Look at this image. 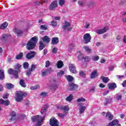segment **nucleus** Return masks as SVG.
<instances>
[{
    "label": "nucleus",
    "mask_w": 126,
    "mask_h": 126,
    "mask_svg": "<svg viewBox=\"0 0 126 126\" xmlns=\"http://www.w3.org/2000/svg\"><path fill=\"white\" fill-rule=\"evenodd\" d=\"M8 26V24L6 22H5L1 24V25L0 26V30H3L6 28Z\"/></svg>",
    "instance_id": "nucleus-23"
},
{
    "label": "nucleus",
    "mask_w": 126,
    "mask_h": 126,
    "mask_svg": "<svg viewBox=\"0 0 126 126\" xmlns=\"http://www.w3.org/2000/svg\"><path fill=\"white\" fill-rule=\"evenodd\" d=\"M72 100H73V95L71 94H69V95L66 98V100L68 102H71Z\"/></svg>",
    "instance_id": "nucleus-31"
},
{
    "label": "nucleus",
    "mask_w": 126,
    "mask_h": 126,
    "mask_svg": "<svg viewBox=\"0 0 126 126\" xmlns=\"http://www.w3.org/2000/svg\"><path fill=\"white\" fill-rule=\"evenodd\" d=\"M66 78L68 82H72V81H73V77L71 75L66 76Z\"/></svg>",
    "instance_id": "nucleus-30"
},
{
    "label": "nucleus",
    "mask_w": 126,
    "mask_h": 126,
    "mask_svg": "<svg viewBox=\"0 0 126 126\" xmlns=\"http://www.w3.org/2000/svg\"><path fill=\"white\" fill-rule=\"evenodd\" d=\"M79 75H80V76H82V77H85V74L82 71H80Z\"/></svg>",
    "instance_id": "nucleus-54"
},
{
    "label": "nucleus",
    "mask_w": 126,
    "mask_h": 126,
    "mask_svg": "<svg viewBox=\"0 0 126 126\" xmlns=\"http://www.w3.org/2000/svg\"><path fill=\"white\" fill-rule=\"evenodd\" d=\"M95 91V87H92L90 90V92H94Z\"/></svg>",
    "instance_id": "nucleus-59"
},
{
    "label": "nucleus",
    "mask_w": 126,
    "mask_h": 126,
    "mask_svg": "<svg viewBox=\"0 0 126 126\" xmlns=\"http://www.w3.org/2000/svg\"><path fill=\"white\" fill-rule=\"evenodd\" d=\"M109 93V91H105L103 92V95H107Z\"/></svg>",
    "instance_id": "nucleus-63"
},
{
    "label": "nucleus",
    "mask_w": 126,
    "mask_h": 126,
    "mask_svg": "<svg viewBox=\"0 0 126 126\" xmlns=\"http://www.w3.org/2000/svg\"><path fill=\"white\" fill-rule=\"evenodd\" d=\"M108 30H109V28L104 27L103 29L100 30H96V32L98 34H104V33H106Z\"/></svg>",
    "instance_id": "nucleus-10"
},
{
    "label": "nucleus",
    "mask_w": 126,
    "mask_h": 126,
    "mask_svg": "<svg viewBox=\"0 0 126 126\" xmlns=\"http://www.w3.org/2000/svg\"><path fill=\"white\" fill-rule=\"evenodd\" d=\"M57 24H58L57 21H53L52 22H51V25H52V26H57Z\"/></svg>",
    "instance_id": "nucleus-50"
},
{
    "label": "nucleus",
    "mask_w": 126,
    "mask_h": 126,
    "mask_svg": "<svg viewBox=\"0 0 126 126\" xmlns=\"http://www.w3.org/2000/svg\"><path fill=\"white\" fill-rule=\"evenodd\" d=\"M48 95V93L46 92H42L40 94V96H42V97H46V96Z\"/></svg>",
    "instance_id": "nucleus-48"
},
{
    "label": "nucleus",
    "mask_w": 126,
    "mask_h": 126,
    "mask_svg": "<svg viewBox=\"0 0 126 126\" xmlns=\"http://www.w3.org/2000/svg\"><path fill=\"white\" fill-rule=\"evenodd\" d=\"M91 58L93 61L97 62V61H98L99 59H100V57L97 55H94V56H92Z\"/></svg>",
    "instance_id": "nucleus-33"
},
{
    "label": "nucleus",
    "mask_w": 126,
    "mask_h": 126,
    "mask_svg": "<svg viewBox=\"0 0 126 126\" xmlns=\"http://www.w3.org/2000/svg\"><path fill=\"white\" fill-rule=\"evenodd\" d=\"M83 39L85 44H88L91 41V35H90V33H86L84 35Z\"/></svg>",
    "instance_id": "nucleus-7"
},
{
    "label": "nucleus",
    "mask_w": 126,
    "mask_h": 126,
    "mask_svg": "<svg viewBox=\"0 0 126 126\" xmlns=\"http://www.w3.org/2000/svg\"><path fill=\"white\" fill-rule=\"evenodd\" d=\"M27 96V94L23 92H19L16 94L15 100L17 102H22L24 97Z\"/></svg>",
    "instance_id": "nucleus-4"
},
{
    "label": "nucleus",
    "mask_w": 126,
    "mask_h": 126,
    "mask_svg": "<svg viewBox=\"0 0 126 126\" xmlns=\"http://www.w3.org/2000/svg\"><path fill=\"white\" fill-rule=\"evenodd\" d=\"M122 97H123V95H122L121 94H116V99L117 101H120L122 100Z\"/></svg>",
    "instance_id": "nucleus-32"
},
{
    "label": "nucleus",
    "mask_w": 126,
    "mask_h": 126,
    "mask_svg": "<svg viewBox=\"0 0 126 126\" xmlns=\"http://www.w3.org/2000/svg\"><path fill=\"white\" fill-rule=\"evenodd\" d=\"M32 70L31 69H29L27 71V75L28 76H30V75H31V72H32Z\"/></svg>",
    "instance_id": "nucleus-51"
},
{
    "label": "nucleus",
    "mask_w": 126,
    "mask_h": 126,
    "mask_svg": "<svg viewBox=\"0 0 126 126\" xmlns=\"http://www.w3.org/2000/svg\"><path fill=\"white\" fill-rule=\"evenodd\" d=\"M56 64L58 68H62L63 65V63L62 61H58Z\"/></svg>",
    "instance_id": "nucleus-28"
},
{
    "label": "nucleus",
    "mask_w": 126,
    "mask_h": 126,
    "mask_svg": "<svg viewBox=\"0 0 126 126\" xmlns=\"http://www.w3.org/2000/svg\"><path fill=\"white\" fill-rule=\"evenodd\" d=\"M19 83L22 87H24V88L26 87V84L24 82V80H20Z\"/></svg>",
    "instance_id": "nucleus-34"
},
{
    "label": "nucleus",
    "mask_w": 126,
    "mask_h": 126,
    "mask_svg": "<svg viewBox=\"0 0 126 126\" xmlns=\"http://www.w3.org/2000/svg\"><path fill=\"white\" fill-rule=\"evenodd\" d=\"M14 31L15 32V33H16V34H17V35L18 36H21L23 33V32L19 29H16L15 28L14 30Z\"/></svg>",
    "instance_id": "nucleus-21"
},
{
    "label": "nucleus",
    "mask_w": 126,
    "mask_h": 126,
    "mask_svg": "<svg viewBox=\"0 0 126 126\" xmlns=\"http://www.w3.org/2000/svg\"><path fill=\"white\" fill-rule=\"evenodd\" d=\"M4 79V70L0 69V79L3 80Z\"/></svg>",
    "instance_id": "nucleus-24"
},
{
    "label": "nucleus",
    "mask_w": 126,
    "mask_h": 126,
    "mask_svg": "<svg viewBox=\"0 0 126 126\" xmlns=\"http://www.w3.org/2000/svg\"><path fill=\"white\" fill-rule=\"evenodd\" d=\"M90 27V23L87 22L86 23L85 26H84V28H86V29H88V28Z\"/></svg>",
    "instance_id": "nucleus-49"
},
{
    "label": "nucleus",
    "mask_w": 126,
    "mask_h": 126,
    "mask_svg": "<svg viewBox=\"0 0 126 126\" xmlns=\"http://www.w3.org/2000/svg\"><path fill=\"white\" fill-rule=\"evenodd\" d=\"M32 122H36L37 123L36 126H41L43 125V122L45 120V116L42 117L40 115H36L32 117Z\"/></svg>",
    "instance_id": "nucleus-3"
},
{
    "label": "nucleus",
    "mask_w": 126,
    "mask_h": 126,
    "mask_svg": "<svg viewBox=\"0 0 126 126\" xmlns=\"http://www.w3.org/2000/svg\"><path fill=\"white\" fill-rule=\"evenodd\" d=\"M23 67L25 69H27L28 67H29V63H28V62L24 63Z\"/></svg>",
    "instance_id": "nucleus-43"
},
{
    "label": "nucleus",
    "mask_w": 126,
    "mask_h": 126,
    "mask_svg": "<svg viewBox=\"0 0 126 126\" xmlns=\"http://www.w3.org/2000/svg\"><path fill=\"white\" fill-rule=\"evenodd\" d=\"M35 69H36V65L32 64L31 68V70H32V71L35 70Z\"/></svg>",
    "instance_id": "nucleus-52"
},
{
    "label": "nucleus",
    "mask_w": 126,
    "mask_h": 126,
    "mask_svg": "<svg viewBox=\"0 0 126 126\" xmlns=\"http://www.w3.org/2000/svg\"><path fill=\"white\" fill-rule=\"evenodd\" d=\"M58 116L59 117V118H63V117H64V114L61 113H58Z\"/></svg>",
    "instance_id": "nucleus-55"
},
{
    "label": "nucleus",
    "mask_w": 126,
    "mask_h": 126,
    "mask_svg": "<svg viewBox=\"0 0 126 126\" xmlns=\"http://www.w3.org/2000/svg\"><path fill=\"white\" fill-rule=\"evenodd\" d=\"M78 3L80 6H84L85 5V2L83 0H79Z\"/></svg>",
    "instance_id": "nucleus-36"
},
{
    "label": "nucleus",
    "mask_w": 126,
    "mask_h": 126,
    "mask_svg": "<svg viewBox=\"0 0 126 126\" xmlns=\"http://www.w3.org/2000/svg\"><path fill=\"white\" fill-rule=\"evenodd\" d=\"M10 121H14L15 119H16V114L15 113V112L14 111H11L10 113Z\"/></svg>",
    "instance_id": "nucleus-18"
},
{
    "label": "nucleus",
    "mask_w": 126,
    "mask_h": 126,
    "mask_svg": "<svg viewBox=\"0 0 126 126\" xmlns=\"http://www.w3.org/2000/svg\"><path fill=\"white\" fill-rule=\"evenodd\" d=\"M57 108L58 110H62V111L64 112H68V111H69V107L67 105L65 106L59 105L57 106Z\"/></svg>",
    "instance_id": "nucleus-12"
},
{
    "label": "nucleus",
    "mask_w": 126,
    "mask_h": 126,
    "mask_svg": "<svg viewBox=\"0 0 126 126\" xmlns=\"http://www.w3.org/2000/svg\"><path fill=\"white\" fill-rule=\"evenodd\" d=\"M9 96V94H8V93H7L5 94H4L3 95V99H7V98H8Z\"/></svg>",
    "instance_id": "nucleus-58"
},
{
    "label": "nucleus",
    "mask_w": 126,
    "mask_h": 126,
    "mask_svg": "<svg viewBox=\"0 0 126 126\" xmlns=\"http://www.w3.org/2000/svg\"><path fill=\"white\" fill-rule=\"evenodd\" d=\"M58 6V1L57 0L53 1L49 6V9L50 10H53V9H56Z\"/></svg>",
    "instance_id": "nucleus-9"
},
{
    "label": "nucleus",
    "mask_w": 126,
    "mask_h": 126,
    "mask_svg": "<svg viewBox=\"0 0 126 126\" xmlns=\"http://www.w3.org/2000/svg\"><path fill=\"white\" fill-rule=\"evenodd\" d=\"M83 49L85 50V51H86V52L89 53V54L92 52V50L89 47V46H84Z\"/></svg>",
    "instance_id": "nucleus-27"
},
{
    "label": "nucleus",
    "mask_w": 126,
    "mask_h": 126,
    "mask_svg": "<svg viewBox=\"0 0 126 126\" xmlns=\"http://www.w3.org/2000/svg\"><path fill=\"white\" fill-rule=\"evenodd\" d=\"M101 79L102 80L103 82H104V83H107V82H108L110 80L109 78H108V77H106L104 76L101 77Z\"/></svg>",
    "instance_id": "nucleus-35"
},
{
    "label": "nucleus",
    "mask_w": 126,
    "mask_h": 126,
    "mask_svg": "<svg viewBox=\"0 0 126 126\" xmlns=\"http://www.w3.org/2000/svg\"><path fill=\"white\" fill-rule=\"evenodd\" d=\"M123 87H126V80L124 81L122 83Z\"/></svg>",
    "instance_id": "nucleus-61"
},
{
    "label": "nucleus",
    "mask_w": 126,
    "mask_h": 126,
    "mask_svg": "<svg viewBox=\"0 0 126 126\" xmlns=\"http://www.w3.org/2000/svg\"><path fill=\"white\" fill-rule=\"evenodd\" d=\"M42 40L44 43H49L50 39V37H48V36L45 35L44 37L42 38Z\"/></svg>",
    "instance_id": "nucleus-25"
},
{
    "label": "nucleus",
    "mask_w": 126,
    "mask_h": 126,
    "mask_svg": "<svg viewBox=\"0 0 126 126\" xmlns=\"http://www.w3.org/2000/svg\"><path fill=\"white\" fill-rule=\"evenodd\" d=\"M99 86L100 87V88H104L105 87V85L103 84H100Z\"/></svg>",
    "instance_id": "nucleus-62"
},
{
    "label": "nucleus",
    "mask_w": 126,
    "mask_h": 126,
    "mask_svg": "<svg viewBox=\"0 0 126 126\" xmlns=\"http://www.w3.org/2000/svg\"><path fill=\"white\" fill-rule=\"evenodd\" d=\"M123 42H124V43H126V35L124 36Z\"/></svg>",
    "instance_id": "nucleus-64"
},
{
    "label": "nucleus",
    "mask_w": 126,
    "mask_h": 126,
    "mask_svg": "<svg viewBox=\"0 0 126 126\" xmlns=\"http://www.w3.org/2000/svg\"><path fill=\"white\" fill-rule=\"evenodd\" d=\"M49 73H50V72H49V69L42 70L41 71L42 76H46V75Z\"/></svg>",
    "instance_id": "nucleus-26"
},
{
    "label": "nucleus",
    "mask_w": 126,
    "mask_h": 126,
    "mask_svg": "<svg viewBox=\"0 0 126 126\" xmlns=\"http://www.w3.org/2000/svg\"><path fill=\"white\" fill-rule=\"evenodd\" d=\"M106 116L109 121H112V120H113V118H114V116H113L110 112L106 113Z\"/></svg>",
    "instance_id": "nucleus-22"
},
{
    "label": "nucleus",
    "mask_w": 126,
    "mask_h": 126,
    "mask_svg": "<svg viewBox=\"0 0 126 126\" xmlns=\"http://www.w3.org/2000/svg\"><path fill=\"white\" fill-rule=\"evenodd\" d=\"M6 87L7 89H11L14 87V85L12 84H7L6 85Z\"/></svg>",
    "instance_id": "nucleus-37"
},
{
    "label": "nucleus",
    "mask_w": 126,
    "mask_h": 126,
    "mask_svg": "<svg viewBox=\"0 0 126 126\" xmlns=\"http://www.w3.org/2000/svg\"><path fill=\"white\" fill-rule=\"evenodd\" d=\"M64 74V71H60L57 73V76L58 77H62V76Z\"/></svg>",
    "instance_id": "nucleus-41"
},
{
    "label": "nucleus",
    "mask_w": 126,
    "mask_h": 126,
    "mask_svg": "<svg viewBox=\"0 0 126 126\" xmlns=\"http://www.w3.org/2000/svg\"><path fill=\"white\" fill-rule=\"evenodd\" d=\"M0 104L4 106H8L10 104V102L8 100H4L2 99H0Z\"/></svg>",
    "instance_id": "nucleus-16"
},
{
    "label": "nucleus",
    "mask_w": 126,
    "mask_h": 126,
    "mask_svg": "<svg viewBox=\"0 0 126 126\" xmlns=\"http://www.w3.org/2000/svg\"><path fill=\"white\" fill-rule=\"evenodd\" d=\"M46 111H47V106H44V107H43L41 109V113L44 114V113H45Z\"/></svg>",
    "instance_id": "nucleus-47"
},
{
    "label": "nucleus",
    "mask_w": 126,
    "mask_h": 126,
    "mask_svg": "<svg viewBox=\"0 0 126 126\" xmlns=\"http://www.w3.org/2000/svg\"><path fill=\"white\" fill-rule=\"evenodd\" d=\"M69 68L70 69V72H72V73H77V71H76V67H75V65L74 64H69Z\"/></svg>",
    "instance_id": "nucleus-8"
},
{
    "label": "nucleus",
    "mask_w": 126,
    "mask_h": 126,
    "mask_svg": "<svg viewBox=\"0 0 126 126\" xmlns=\"http://www.w3.org/2000/svg\"><path fill=\"white\" fill-rule=\"evenodd\" d=\"M45 63H46L45 64L46 67H49V66H50V64H51V63H50V61H46Z\"/></svg>",
    "instance_id": "nucleus-53"
},
{
    "label": "nucleus",
    "mask_w": 126,
    "mask_h": 126,
    "mask_svg": "<svg viewBox=\"0 0 126 126\" xmlns=\"http://www.w3.org/2000/svg\"><path fill=\"white\" fill-rule=\"evenodd\" d=\"M59 3L60 5H63V4L64 3V0H60L59 1Z\"/></svg>",
    "instance_id": "nucleus-56"
},
{
    "label": "nucleus",
    "mask_w": 126,
    "mask_h": 126,
    "mask_svg": "<svg viewBox=\"0 0 126 126\" xmlns=\"http://www.w3.org/2000/svg\"><path fill=\"white\" fill-rule=\"evenodd\" d=\"M23 57V53H20L19 55H17L16 57V60H21V58Z\"/></svg>",
    "instance_id": "nucleus-40"
},
{
    "label": "nucleus",
    "mask_w": 126,
    "mask_h": 126,
    "mask_svg": "<svg viewBox=\"0 0 126 126\" xmlns=\"http://www.w3.org/2000/svg\"><path fill=\"white\" fill-rule=\"evenodd\" d=\"M84 60L85 63H89V62H90V61H91V58L89 56H85L84 58Z\"/></svg>",
    "instance_id": "nucleus-38"
},
{
    "label": "nucleus",
    "mask_w": 126,
    "mask_h": 126,
    "mask_svg": "<svg viewBox=\"0 0 126 126\" xmlns=\"http://www.w3.org/2000/svg\"><path fill=\"white\" fill-rule=\"evenodd\" d=\"M57 52H58V48L57 47H54L52 49V53H53L54 54H56Z\"/></svg>",
    "instance_id": "nucleus-57"
},
{
    "label": "nucleus",
    "mask_w": 126,
    "mask_h": 126,
    "mask_svg": "<svg viewBox=\"0 0 126 126\" xmlns=\"http://www.w3.org/2000/svg\"><path fill=\"white\" fill-rule=\"evenodd\" d=\"M49 125L50 126H60V122L55 117H52L49 121Z\"/></svg>",
    "instance_id": "nucleus-6"
},
{
    "label": "nucleus",
    "mask_w": 126,
    "mask_h": 126,
    "mask_svg": "<svg viewBox=\"0 0 126 126\" xmlns=\"http://www.w3.org/2000/svg\"><path fill=\"white\" fill-rule=\"evenodd\" d=\"M35 55H36V53L35 52L33 51H30L26 55L27 59H28V60H30L31 59H32V58H34L35 57Z\"/></svg>",
    "instance_id": "nucleus-11"
},
{
    "label": "nucleus",
    "mask_w": 126,
    "mask_h": 126,
    "mask_svg": "<svg viewBox=\"0 0 126 126\" xmlns=\"http://www.w3.org/2000/svg\"><path fill=\"white\" fill-rule=\"evenodd\" d=\"M38 88H40V86L36 85V86L31 87L30 89H31V90H36V89H38Z\"/></svg>",
    "instance_id": "nucleus-46"
},
{
    "label": "nucleus",
    "mask_w": 126,
    "mask_h": 126,
    "mask_svg": "<svg viewBox=\"0 0 126 126\" xmlns=\"http://www.w3.org/2000/svg\"><path fill=\"white\" fill-rule=\"evenodd\" d=\"M37 41L38 37L36 36L32 37L27 44V48L28 50H32V49H34V48H35V46H36V43H37Z\"/></svg>",
    "instance_id": "nucleus-2"
},
{
    "label": "nucleus",
    "mask_w": 126,
    "mask_h": 126,
    "mask_svg": "<svg viewBox=\"0 0 126 126\" xmlns=\"http://www.w3.org/2000/svg\"><path fill=\"white\" fill-rule=\"evenodd\" d=\"M39 45L40 51H42V50H43V49L46 47V45L44 44V43H43V41H42L39 42Z\"/></svg>",
    "instance_id": "nucleus-29"
},
{
    "label": "nucleus",
    "mask_w": 126,
    "mask_h": 126,
    "mask_svg": "<svg viewBox=\"0 0 126 126\" xmlns=\"http://www.w3.org/2000/svg\"><path fill=\"white\" fill-rule=\"evenodd\" d=\"M98 76V71L97 70H94L91 73L90 75L91 78L92 79H94V78H96Z\"/></svg>",
    "instance_id": "nucleus-14"
},
{
    "label": "nucleus",
    "mask_w": 126,
    "mask_h": 126,
    "mask_svg": "<svg viewBox=\"0 0 126 126\" xmlns=\"http://www.w3.org/2000/svg\"><path fill=\"white\" fill-rule=\"evenodd\" d=\"M85 98L83 97H81L77 99V102H78V103H80V102H85Z\"/></svg>",
    "instance_id": "nucleus-44"
},
{
    "label": "nucleus",
    "mask_w": 126,
    "mask_h": 126,
    "mask_svg": "<svg viewBox=\"0 0 126 126\" xmlns=\"http://www.w3.org/2000/svg\"><path fill=\"white\" fill-rule=\"evenodd\" d=\"M21 67V65L18 63L15 66L16 69H18L17 70H14L13 69L10 68L8 70V72L9 74H12L14 76V78L17 79V78H18V73L20 72L19 68Z\"/></svg>",
    "instance_id": "nucleus-1"
},
{
    "label": "nucleus",
    "mask_w": 126,
    "mask_h": 126,
    "mask_svg": "<svg viewBox=\"0 0 126 126\" xmlns=\"http://www.w3.org/2000/svg\"><path fill=\"white\" fill-rule=\"evenodd\" d=\"M8 38V36L6 34H3L1 37V40H6Z\"/></svg>",
    "instance_id": "nucleus-42"
},
{
    "label": "nucleus",
    "mask_w": 126,
    "mask_h": 126,
    "mask_svg": "<svg viewBox=\"0 0 126 126\" xmlns=\"http://www.w3.org/2000/svg\"><path fill=\"white\" fill-rule=\"evenodd\" d=\"M40 29L41 30H47L48 29V26L46 25H41L40 26Z\"/></svg>",
    "instance_id": "nucleus-45"
},
{
    "label": "nucleus",
    "mask_w": 126,
    "mask_h": 126,
    "mask_svg": "<svg viewBox=\"0 0 126 126\" xmlns=\"http://www.w3.org/2000/svg\"><path fill=\"white\" fill-rule=\"evenodd\" d=\"M69 88L70 90L73 91L74 90H76V89L78 88V86L74 84L70 83L69 84Z\"/></svg>",
    "instance_id": "nucleus-15"
},
{
    "label": "nucleus",
    "mask_w": 126,
    "mask_h": 126,
    "mask_svg": "<svg viewBox=\"0 0 126 126\" xmlns=\"http://www.w3.org/2000/svg\"><path fill=\"white\" fill-rule=\"evenodd\" d=\"M62 28L64 31H71V30L72 29L70 23L66 21L63 23Z\"/></svg>",
    "instance_id": "nucleus-5"
},
{
    "label": "nucleus",
    "mask_w": 126,
    "mask_h": 126,
    "mask_svg": "<svg viewBox=\"0 0 126 126\" xmlns=\"http://www.w3.org/2000/svg\"><path fill=\"white\" fill-rule=\"evenodd\" d=\"M79 53L80 55L78 56V59H79L80 61H82V60L84 59V56H83V54H81L80 51L79 52Z\"/></svg>",
    "instance_id": "nucleus-39"
},
{
    "label": "nucleus",
    "mask_w": 126,
    "mask_h": 126,
    "mask_svg": "<svg viewBox=\"0 0 126 126\" xmlns=\"http://www.w3.org/2000/svg\"><path fill=\"white\" fill-rule=\"evenodd\" d=\"M79 110L80 114H83L86 110V107L85 106L82 105L81 104H79Z\"/></svg>",
    "instance_id": "nucleus-13"
},
{
    "label": "nucleus",
    "mask_w": 126,
    "mask_h": 126,
    "mask_svg": "<svg viewBox=\"0 0 126 126\" xmlns=\"http://www.w3.org/2000/svg\"><path fill=\"white\" fill-rule=\"evenodd\" d=\"M59 43V38L58 37H53L52 39V45H57Z\"/></svg>",
    "instance_id": "nucleus-19"
},
{
    "label": "nucleus",
    "mask_w": 126,
    "mask_h": 126,
    "mask_svg": "<svg viewBox=\"0 0 126 126\" xmlns=\"http://www.w3.org/2000/svg\"><path fill=\"white\" fill-rule=\"evenodd\" d=\"M117 124H119V121L118 120H114L112 122L109 123L107 126H115Z\"/></svg>",
    "instance_id": "nucleus-20"
},
{
    "label": "nucleus",
    "mask_w": 126,
    "mask_h": 126,
    "mask_svg": "<svg viewBox=\"0 0 126 126\" xmlns=\"http://www.w3.org/2000/svg\"><path fill=\"white\" fill-rule=\"evenodd\" d=\"M3 90V86L2 84H0V92H1Z\"/></svg>",
    "instance_id": "nucleus-60"
},
{
    "label": "nucleus",
    "mask_w": 126,
    "mask_h": 126,
    "mask_svg": "<svg viewBox=\"0 0 126 126\" xmlns=\"http://www.w3.org/2000/svg\"><path fill=\"white\" fill-rule=\"evenodd\" d=\"M108 86L109 89H110L111 90H114V89H116L117 88V84H116L115 83H109L108 84Z\"/></svg>",
    "instance_id": "nucleus-17"
}]
</instances>
